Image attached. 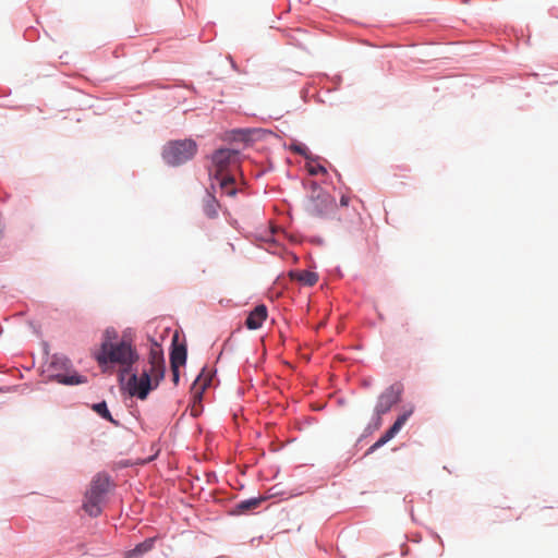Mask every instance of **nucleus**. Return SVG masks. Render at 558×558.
<instances>
[{
	"mask_svg": "<svg viewBox=\"0 0 558 558\" xmlns=\"http://www.w3.org/2000/svg\"><path fill=\"white\" fill-rule=\"evenodd\" d=\"M165 357L160 344L153 342L149 348L147 361L141 373H132L126 383V389L132 397L145 400L148 393L156 389L165 377Z\"/></svg>",
	"mask_w": 558,
	"mask_h": 558,
	"instance_id": "1",
	"label": "nucleus"
},
{
	"mask_svg": "<svg viewBox=\"0 0 558 558\" xmlns=\"http://www.w3.org/2000/svg\"><path fill=\"white\" fill-rule=\"evenodd\" d=\"M95 359L99 366L108 364L119 365L121 368L120 377L131 372V368L138 360V354L132 341L126 337L117 339L114 329L109 328L104 332V340L100 349L95 353Z\"/></svg>",
	"mask_w": 558,
	"mask_h": 558,
	"instance_id": "2",
	"label": "nucleus"
},
{
	"mask_svg": "<svg viewBox=\"0 0 558 558\" xmlns=\"http://www.w3.org/2000/svg\"><path fill=\"white\" fill-rule=\"evenodd\" d=\"M114 484L110 476L106 473H97L85 493L83 509L90 517H98L102 512V506L106 501L107 494L112 489Z\"/></svg>",
	"mask_w": 558,
	"mask_h": 558,
	"instance_id": "3",
	"label": "nucleus"
},
{
	"mask_svg": "<svg viewBox=\"0 0 558 558\" xmlns=\"http://www.w3.org/2000/svg\"><path fill=\"white\" fill-rule=\"evenodd\" d=\"M197 151L193 140H177L168 142L162 149V158L170 166H180L192 159Z\"/></svg>",
	"mask_w": 558,
	"mask_h": 558,
	"instance_id": "4",
	"label": "nucleus"
},
{
	"mask_svg": "<svg viewBox=\"0 0 558 558\" xmlns=\"http://www.w3.org/2000/svg\"><path fill=\"white\" fill-rule=\"evenodd\" d=\"M333 199L319 187H314L306 203V210L310 215L320 217L333 208Z\"/></svg>",
	"mask_w": 558,
	"mask_h": 558,
	"instance_id": "5",
	"label": "nucleus"
},
{
	"mask_svg": "<svg viewBox=\"0 0 558 558\" xmlns=\"http://www.w3.org/2000/svg\"><path fill=\"white\" fill-rule=\"evenodd\" d=\"M401 392V385L395 384L389 386L380 393L374 410L378 420H380L381 415L389 412L393 405L400 402Z\"/></svg>",
	"mask_w": 558,
	"mask_h": 558,
	"instance_id": "6",
	"label": "nucleus"
},
{
	"mask_svg": "<svg viewBox=\"0 0 558 558\" xmlns=\"http://www.w3.org/2000/svg\"><path fill=\"white\" fill-rule=\"evenodd\" d=\"M213 167L215 169V179L222 177L231 166L239 162V153L229 148L216 150L211 157Z\"/></svg>",
	"mask_w": 558,
	"mask_h": 558,
	"instance_id": "7",
	"label": "nucleus"
},
{
	"mask_svg": "<svg viewBox=\"0 0 558 558\" xmlns=\"http://www.w3.org/2000/svg\"><path fill=\"white\" fill-rule=\"evenodd\" d=\"M412 413L413 410H410L399 415L396 422L392 424V426L369 448V451L367 453H371L372 451L379 448L381 445L392 439L400 432V429L407 423Z\"/></svg>",
	"mask_w": 558,
	"mask_h": 558,
	"instance_id": "8",
	"label": "nucleus"
},
{
	"mask_svg": "<svg viewBox=\"0 0 558 558\" xmlns=\"http://www.w3.org/2000/svg\"><path fill=\"white\" fill-rule=\"evenodd\" d=\"M267 315V307L264 304L257 305L252 312H250L245 320L246 328L251 330L260 328L266 320Z\"/></svg>",
	"mask_w": 558,
	"mask_h": 558,
	"instance_id": "9",
	"label": "nucleus"
},
{
	"mask_svg": "<svg viewBox=\"0 0 558 558\" xmlns=\"http://www.w3.org/2000/svg\"><path fill=\"white\" fill-rule=\"evenodd\" d=\"M154 544V537L146 538L144 542L137 544L133 549L125 551L124 558H142L145 554L153 549Z\"/></svg>",
	"mask_w": 558,
	"mask_h": 558,
	"instance_id": "10",
	"label": "nucleus"
},
{
	"mask_svg": "<svg viewBox=\"0 0 558 558\" xmlns=\"http://www.w3.org/2000/svg\"><path fill=\"white\" fill-rule=\"evenodd\" d=\"M290 277L307 287H312L318 281L317 274L310 270L291 271Z\"/></svg>",
	"mask_w": 558,
	"mask_h": 558,
	"instance_id": "11",
	"label": "nucleus"
},
{
	"mask_svg": "<svg viewBox=\"0 0 558 558\" xmlns=\"http://www.w3.org/2000/svg\"><path fill=\"white\" fill-rule=\"evenodd\" d=\"M264 500H265L264 497L250 498L246 500H242L235 505L233 512L238 513V514L246 513L253 509H256Z\"/></svg>",
	"mask_w": 558,
	"mask_h": 558,
	"instance_id": "12",
	"label": "nucleus"
},
{
	"mask_svg": "<svg viewBox=\"0 0 558 558\" xmlns=\"http://www.w3.org/2000/svg\"><path fill=\"white\" fill-rule=\"evenodd\" d=\"M185 362H186V348H185V345L174 347V349L170 353L171 368H179L181 365H184Z\"/></svg>",
	"mask_w": 558,
	"mask_h": 558,
	"instance_id": "13",
	"label": "nucleus"
},
{
	"mask_svg": "<svg viewBox=\"0 0 558 558\" xmlns=\"http://www.w3.org/2000/svg\"><path fill=\"white\" fill-rule=\"evenodd\" d=\"M217 180L223 194L228 196H234L236 194V189L234 187V178L232 175H222Z\"/></svg>",
	"mask_w": 558,
	"mask_h": 558,
	"instance_id": "14",
	"label": "nucleus"
},
{
	"mask_svg": "<svg viewBox=\"0 0 558 558\" xmlns=\"http://www.w3.org/2000/svg\"><path fill=\"white\" fill-rule=\"evenodd\" d=\"M217 207H218L217 201L215 199V197L213 195L208 194L205 199V204H204V211H205L206 216L209 218H215L218 214Z\"/></svg>",
	"mask_w": 558,
	"mask_h": 558,
	"instance_id": "15",
	"label": "nucleus"
},
{
	"mask_svg": "<svg viewBox=\"0 0 558 558\" xmlns=\"http://www.w3.org/2000/svg\"><path fill=\"white\" fill-rule=\"evenodd\" d=\"M93 410L99 415L101 416L102 418L111 422V423H116L108 410V407H107V403L105 401L102 402H99V403H96L93 405Z\"/></svg>",
	"mask_w": 558,
	"mask_h": 558,
	"instance_id": "16",
	"label": "nucleus"
},
{
	"mask_svg": "<svg viewBox=\"0 0 558 558\" xmlns=\"http://www.w3.org/2000/svg\"><path fill=\"white\" fill-rule=\"evenodd\" d=\"M290 149L292 151H294L295 154L301 155V156H303L305 158L308 157V153H310L308 148L304 144H302V143H294V144H292L290 146Z\"/></svg>",
	"mask_w": 558,
	"mask_h": 558,
	"instance_id": "17",
	"label": "nucleus"
},
{
	"mask_svg": "<svg viewBox=\"0 0 558 558\" xmlns=\"http://www.w3.org/2000/svg\"><path fill=\"white\" fill-rule=\"evenodd\" d=\"M59 381L65 385H74L81 384L84 380H82L81 377L78 376H62V378Z\"/></svg>",
	"mask_w": 558,
	"mask_h": 558,
	"instance_id": "18",
	"label": "nucleus"
},
{
	"mask_svg": "<svg viewBox=\"0 0 558 558\" xmlns=\"http://www.w3.org/2000/svg\"><path fill=\"white\" fill-rule=\"evenodd\" d=\"M154 457H155V456H151V457H149L148 459H145V460H136V461H134V462L126 461V462H123L121 465H122V466H128V465H132V464H146V463H148V462L153 461Z\"/></svg>",
	"mask_w": 558,
	"mask_h": 558,
	"instance_id": "19",
	"label": "nucleus"
},
{
	"mask_svg": "<svg viewBox=\"0 0 558 558\" xmlns=\"http://www.w3.org/2000/svg\"><path fill=\"white\" fill-rule=\"evenodd\" d=\"M209 381H210V378H208V379L206 378V379L203 380L202 376L199 375L197 377V379L195 380L194 386L199 385L201 389H205L206 386L209 385Z\"/></svg>",
	"mask_w": 558,
	"mask_h": 558,
	"instance_id": "20",
	"label": "nucleus"
},
{
	"mask_svg": "<svg viewBox=\"0 0 558 558\" xmlns=\"http://www.w3.org/2000/svg\"><path fill=\"white\" fill-rule=\"evenodd\" d=\"M310 174L316 175L318 173H326V169L323 166L312 167L308 169Z\"/></svg>",
	"mask_w": 558,
	"mask_h": 558,
	"instance_id": "21",
	"label": "nucleus"
},
{
	"mask_svg": "<svg viewBox=\"0 0 558 558\" xmlns=\"http://www.w3.org/2000/svg\"><path fill=\"white\" fill-rule=\"evenodd\" d=\"M174 384L179 381V368H171Z\"/></svg>",
	"mask_w": 558,
	"mask_h": 558,
	"instance_id": "22",
	"label": "nucleus"
},
{
	"mask_svg": "<svg viewBox=\"0 0 558 558\" xmlns=\"http://www.w3.org/2000/svg\"><path fill=\"white\" fill-rule=\"evenodd\" d=\"M340 203H341L342 206H347L348 205V199L345 197H342L340 199Z\"/></svg>",
	"mask_w": 558,
	"mask_h": 558,
	"instance_id": "23",
	"label": "nucleus"
}]
</instances>
